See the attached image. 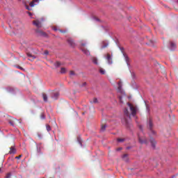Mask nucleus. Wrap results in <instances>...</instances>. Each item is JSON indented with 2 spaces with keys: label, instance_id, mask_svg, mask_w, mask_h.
I'll return each instance as SVG.
<instances>
[{
  "label": "nucleus",
  "instance_id": "f257e3e1",
  "mask_svg": "<svg viewBox=\"0 0 178 178\" xmlns=\"http://www.w3.org/2000/svg\"><path fill=\"white\" fill-rule=\"evenodd\" d=\"M128 106L129 107L130 109V112L132 115V116H136V115H137V106L130 104V103H127Z\"/></svg>",
  "mask_w": 178,
  "mask_h": 178
},
{
  "label": "nucleus",
  "instance_id": "f03ea898",
  "mask_svg": "<svg viewBox=\"0 0 178 178\" xmlns=\"http://www.w3.org/2000/svg\"><path fill=\"white\" fill-rule=\"evenodd\" d=\"M80 44H81V48L82 51L83 52V54H85V55H90V51L87 50V49H86V45H87V42H83V40L80 41Z\"/></svg>",
  "mask_w": 178,
  "mask_h": 178
},
{
  "label": "nucleus",
  "instance_id": "7ed1b4c3",
  "mask_svg": "<svg viewBox=\"0 0 178 178\" xmlns=\"http://www.w3.org/2000/svg\"><path fill=\"white\" fill-rule=\"evenodd\" d=\"M104 56H105L108 65H112V63H113L112 61V56L109 54H107Z\"/></svg>",
  "mask_w": 178,
  "mask_h": 178
},
{
  "label": "nucleus",
  "instance_id": "20e7f679",
  "mask_svg": "<svg viewBox=\"0 0 178 178\" xmlns=\"http://www.w3.org/2000/svg\"><path fill=\"white\" fill-rule=\"evenodd\" d=\"M153 126H154V124H152V120L149 119V122H148V127H149L151 133H152V134H155V131H154V130H152Z\"/></svg>",
  "mask_w": 178,
  "mask_h": 178
},
{
  "label": "nucleus",
  "instance_id": "39448f33",
  "mask_svg": "<svg viewBox=\"0 0 178 178\" xmlns=\"http://www.w3.org/2000/svg\"><path fill=\"white\" fill-rule=\"evenodd\" d=\"M33 24H34V26H36L38 27V29H41V27H42V24H41V22H40L38 20H34Z\"/></svg>",
  "mask_w": 178,
  "mask_h": 178
},
{
  "label": "nucleus",
  "instance_id": "423d86ee",
  "mask_svg": "<svg viewBox=\"0 0 178 178\" xmlns=\"http://www.w3.org/2000/svg\"><path fill=\"white\" fill-rule=\"evenodd\" d=\"M67 42H68V44H70V45L71 47H76V44L74 43V40H73V39H72L71 38H69L67 39Z\"/></svg>",
  "mask_w": 178,
  "mask_h": 178
},
{
  "label": "nucleus",
  "instance_id": "0eeeda50",
  "mask_svg": "<svg viewBox=\"0 0 178 178\" xmlns=\"http://www.w3.org/2000/svg\"><path fill=\"white\" fill-rule=\"evenodd\" d=\"M138 140H139V143H140V144H147L148 142L147 141V139H142L141 137H140V135H138Z\"/></svg>",
  "mask_w": 178,
  "mask_h": 178
},
{
  "label": "nucleus",
  "instance_id": "6e6552de",
  "mask_svg": "<svg viewBox=\"0 0 178 178\" xmlns=\"http://www.w3.org/2000/svg\"><path fill=\"white\" fill-rule=\"evenodd\" d=\"M150 143L152 144V147L155 148L156 145V141H155V139H154L153 138H150Z\"/></svg>",
  "mask_w": 178,
  "mask_h": 178
},
{
  "label": "nucleus",
  "instance_id": "1a4fd4ad",
  "mask_svg": "<svg viewBox=\"0 0 178 178\" xmlns=\"http://www.w3.org/2000/svg\"><path fill=\"white\" fill-rule=\"evenodd\" d=\"M35 33H37L38 34H39L40 35H47V33H45L44 31H40V29H36L35 30Z\"/></svg>",
  "mask_w": 178,
  "mask_h": 178
},
{
  "label": "nucleus",
  "instance_id": "9d476101",
  "mask_svg": "<svg viewBox=\"0 0 178 178\" xmlns=\"http://www.w3.org/2000/svg\"><path fill=\"white\" fill-rule=\"evenodd\" d=\"M40 0H33L30 3L29 6L31 8H33V6H35V3H38Z\"/></svg>",
  "mask_w": 178,
  "mask_h": 178
},
{
  "label": "nucleus",
  "instance_id": "9b49d317",
  "mask_svg": "<svg viewBox=\"0 0 178 178\" xmlns=\"http://www.w3.org/2000/svg\"><path fill=\"white\" fill-rule=\"evenodd\" d=\"M108 45H109V43H108V42L103 41L102 42V49H104V48H106L108 47Z\"/></svg>",
  "mask_w": 178,
  "mask_h": 178
},
{
  "label": "nucleus",
  "instance_id": "f8f14e48",
  "mask_svg": "<svg viewBox=\"0 0 178 178\" xmlns=\"http://www.w3.org/2000/svg\"><path fill=\"white\" fill-rule=\"evenodd\" d=\"M124 115L130 119V113H129V110L127 108L124 109Z\"/></svg>",
  "mask_w": 178,
  "mask_h": 178
},
{
  "label": "nucleus",
  "instance_id": "ddd939ff",
  "mask_svg": "<svg viewBox=\"0 0 178 178\" xmlns=\"http://www.w3.org/2000/svg\"><path fill=\"white\" fill-rule=\"evenodd\" d=\"M42 98L44 102H48V96L45 93H42Z\"/></svg>",
  "mask_w": 178,
  "mask_h": 178
},
{
  "label": "nucleus",
  "instance_id": "4468645a",
  "mask_svg": "<svg viewBox=\"0 0 178 178\" xmlns=\"http://www.w3.org/2000/svg\"><path fill=\"white\" fill-rule=\"evenodd\" d=\"M58 97H59V92H56L54 93L52 98H53V99H58Z\"/></svg>",
  "mask_w": 178,
  "mask_h": 178
},
{
  "label": "nucleus",
  "instance_id": "2eb2a0df",
  "mask_svg": "<svg viewBox=\"0 0 178 178\" xmlns=\"http://www.w3.org/2000/svg\"><path fill=\"white\" fill-rule=\"evenodd\" d=\"M10 154H16V149L15 148V147L12 146L10 147V150L9 152Z\"/></svg>",
  "mask_w": 178,
  "mask_h": 178
},
{
  "label": "nucleus",
  "instance_id": "dca6fc26",
  "mask_svg": "<svg viewBox=\"0 0 178 178\" xmlns=\"http://www.w3.org/2000/svg\"><path fill=\"white\" fill-rule=\"evenodd\" d=\"M22 3L24 4L26 9H27V10H31V9H30V7L27 5V2H26V1L23 0Z\"/></svg>",
  "mask_w": 178,
  "mask_h": 178
},
{
  "label": "nucleus",
  "instance_id": "f3484780",
  "mask_svg": "<svg viewBox=\"0 0 178 178\" xmlns=\"http://www.w3.org/2000/svg\"><path fill=\"white\" fill-rule=\"evenodd\" d=\"M170 48L171 49H175L176 48V43L173 42H170Z\"/></svg>",
  "mask_w": 178,
  "mask_h": 178
},
{
  "label": "nucleus",
  "instance_id": "a211bd4d",
  "mask_svg": "<svg viewBox=\"0 0 178 178\" xmlns=\"http://www.w3.org/2000/svg\"><path fill=\"white\" fill-rule=\"evenodd\" d=\"M92 61L93 63H95V65H98V59L95 57H93L92 58Z\"/></svg>",
  "mask_w": 178,
  "mask_h": 178
},
{
  "label": "nucleus",
  "instance_id": "6ab92c4d",
  "mask_svg": "<svg viewBox=\"0 0 178 178\" xmlns=\"http://www.w3.org/2000/svg\"><path fill=\"white\" fill-rule=\"evenodd\" d=\"M106 130V125L105 124H102L101 131H105Z\"/></svg>",
  "mask_w": 178,
  "mask_h": 178
},
{
  "label": "nucleus",
  "instance_id": "aec40b11",
  "mask_svg": "<svg viewBox=\"0 0 178 178\" xmlns=\"http://www.w3.org/2000/svg\"><path fill=\"white\" fill-rule=\"evenodd\" d=\"M122 123H124V124L126 126H127V124H129V122L127 121V118H124L122 120Z\"/></svg>",
  "mask_w": 178,
  "mask_h": 178
},
{
  "label": "nucleus",
  "instance_id": "412c9836",
  "mask_svg": "<svg viewBox=\"0 0 178 178\" xmlns=\"http://www.w3.org/2000/svg\"><path fill=\"white\" fill-rule=\"evenodd\" d=\"M99 72L101 74H105V70L104 68H100Z\"/></svg>",
  "mask_w": 178,
  "mask_h": 178
},
{
  "label": "nucleus",
  "instance_id": "4be33fe9",
  "mask_svg": "<svg viewBox=\"0 0 178 178\" xmlns=\"http://www.w3.org/2000/svg\"><path fill=\"white\" fill-rule=\"evenodd\" d=\"M54 65L56 66V67H59V66H60V62L57 61L54 63Z\"/></svg>",
  "mask_w": 178,
  "mask_h": 178
},
{
  "label": "nucleus",
  "instance_id": "5701e85b",
  "mask_svg": "<svg viewBox=\"0 0 178 178\" xmlns=\"http://www.w3.org/2000/svg\"><path fill=\"white\" fill-rule=\"evenodd\" d=\"M92 104H98V99L94 98L92 102H90Z\"/></svg>",
  "mask_w": 178,
  "mask_h": 178
},
{
  "label": "nucleus",
  "instance_id": "b1692460",
  "mask_svg": "<svg viewBox=\"0 0 178 178\" xmlns=\"http://www.w3.org/2000/svg\"><path fill=\"white\" fill-rule=\"evenodd\" d=\"M60 73H62V74L66 73V68L62 67L61 70H60Z\"/></svg>",
  "mask_w": 178,
  "mask_h": 178
},
{
  "label": "nucleus",
  "instance_id": "393cba45",
  "mask_svg": "<svg viewBox=\"0 0 178 178\" xmlns=\"http://www.w3.org/2000/svg\"><path fill=\"white\" fill-rule=\"evenodd\" d=\"M117 141L118 143H123V141H124V138H118Z\"/></svg>",
  "mask_w": 178,
  "mask_h": 178
},
{
  "label": "nucleus",
  "instance_id": "a878e982",
  "mask_svg": "<svg viewBox=\"0 0 178 178\" xmlns=\"http://www.w3.org/2000/svg\"><path fill=\"white\" fill-rule=\"evenodd\" d=\"M46 129L47 131H51V126H49V124L46 125Z\"/></svg>",
  "mask_w": 178,
  "mask_h": 178
},
{
  "label": "nucleus",
  "instance_id": "bb28decb",
  "mask_svg": "<svg viewBox=\"0 0 178 178\" xmlns=\"http://www.w3.org/2000/svg\"><path fill=\"white\" fill-rule=\"evenodd\" d=\"M9 123L10 124L11 126H15V122L13 120H10Z\"/></svg>",
  "mask_w": 178,
  "mask_h": 178
},
{
  "label": "nucleus",
  "instance_id": "cd10ccee",
  "mask_svg": "<svg viewBox=\"0 0 178 178\" xmlns=\"http://www.w3.org/2000/svg\"><path fill=\"white\" fill-rule=\"evenodd\" d=\"M40 118L42 119V120L45 119V115H44V113H42L40 115Z\"/></svg>",
  "mask_w": 178,
  "mask_h": 178
},
{
  "label": "nucleus",
  "instance_id": "c85d7f7f",
  "mask_svg": "<svg viewBox=\"0 0 178 178\" xmlns=\"http://www.w3.org/2000/svg\"><path fill=\"white\" fill-rule=\"evenodd\" d=\"M58 31H60V33H63V34L67 33V31H62V30H60V29H58Z\"/></svg>",
  "mask_w": 178,
  "mask_h": 178
},
{
  "label": "nucleus",
  "instance_id": "c756f323",
  "mask_svg": "<svg viewBox=\"0 0 178 178\" xmlns=\"http://www.w3.org/2000/svg\"><path fill=\"white\" fill-rule=\"evenodd\" d=\"M126 158H127V154H124L122 156V159H124V161H127V160H126Z\"/></svg>",
  "mask_w": 178,
  "mask_h": 178
},
{
  "label": "nucleus",
  "instance_id": "7c9ffc66",
  "mask_svg": "<svg viewBox=\"0 0 178 178\" xmlns=\"http://www.w3.org/2000/svg\"><path fill=\"white\" fill-rule=\"evenodd\" d=\"M70 76H74V74H76L74 72V71H70Z\"/></svg>",
  "mask_w": 178,
  "mask_h": 178
},
{
  "label": "nucleus",
  "instance_id": "2f4dec72",
  "mask_svg": "<svg viewBox=\"0 0 178 178\" xmlns=\"http://www.w3.org/2000/svg\"><path fill=\"white\" fill-rule=\"evenodd\" d=\"M10 176H11L10 173H8V174L6 175L5 178H10Z\"/></svg>",
  "mask_w": 178,
  "mask_h": 178
},
{
  "label": "nucleus",
  "instance_id": "473e14b6",
  "mask_svg": "<svg viewBox=\"0 0 178 178\" xmlns=\"http://www.w3.org/2000/svg\"><path fill=\"white\" fill-rule=\"evenodd\" d=\"M49 54V51L48 50H45L44 52V55H48Z\"/></svg>",
  "mask_w": 178,
  "mask_h": 178
},
{
  "label": "nucleus",
  "instance_id": "72a5a7b5",
  "mask_svg": "<svg viewBox=\"0 0 178 178\" xmlns=\"http://www.w3.org/2000/svg\"><path fill=\"white\" fill-rule=\"evenodd\" d=\"M85 86H87V83L86 82H83L82 83V85L81 86V87H85Z\"/></svg>",
  "mask_w": 178,
  "mask_h": 178
},
{
  "label": "nucleus",
  "instance_id": "f704fd0d",
  "mask_svg": "<svg viewBox=\"0 0 178 178\" xmlns=\"http://www.w3.org/2000/svg\"><path fill=\"white\" fill-rule=\"evenodd\" d=\"M27 56H29L30 58H33V54L30 53H27Z\"/></svg>",
  "mask_w": 178,
  "mask_h": 178
},
{
  "label": "nucleus",
  "instance_id": "c9c22d12",
  "mask_svg": "<svg viewBox=\"0 0 178 178\" xmlns=\"http://www.w3.org/2000/svg\"><path fill=\"white\" fill-rule=\"evenodd\" d=\"M20 158H22V155H19L18 156L15 157V159H20Z\"/></svg>",
  "mask_w": 178,
  "mask_h": 178
},
{
  "label": "nucleus",
  "instance_id": "e433bc0d",
  "mask_svg": "<svg viewBox=\"0 0 178 178\" xmlns=\"http://www.w3.org/2000/svg\"><path fill=\"white\" fill-rule=\"evenodd\" d=\"M27 13H28V15H29V16H32V15H33V14H32L31 13H30V12H27Z\"/></svg>",
  "mask_w": 178,
  "mask_h": 178
},
{
  "label": "nucleus",
  "instance_id": "4c0bfd02",
  "mask_svg": "<svg viewBox=\"0 0 178 178\" xmlns=\"http://www.w3.org/2000/svg\"><path fill=\"white\" fill-rule=\"evenodd\" d=\"M125 60H126V62H128V60H129V57L125 56Z\"/></svg>",
  "mask_w": 178,
  "mask_h": 178
},
{
  "label": "nucleus",
  "instance_id": "58836bf2",
  "mask_svg": "<svg viewBox=\"0 0 178 178\" xmlns=\"http://www.w3.org/2000/svg\"><path fill=\"white\" fill-rule=\"evenodd\" d=\"M119 98H120V102L122 103L123 101L122 100V97L120 96Z\"/></svg>",
  "mask_w": 178,
  "mask_h": 178
},
{
  "label": "nucleus",
  "instance_id": "ea45409f",
  "mask_svg": "<svg viewBox=\"0 0 178 178\" xmlns=\"http://www.w3.org/2000/svg\"><path fill=\"white\" fill-rule=\"evenodd\" d=\"M121 149H122V147H119L117 149V151H121Z\"/></svg>",
  "mask_w": 178,
  "mask_h": 178
},
{
  "label": "nucleus",
  "instance_id": "a19ab883",
  "mask_svg": "<svg viewBox=\"0 0 178 178\" xmlns=\"http://www.w3.org/2000/svg\"><path fill=\"white\" fill-rule=\"evenodd\" d=\"M95 19L96 20V22H99V19L98 18H95Z\"/></svg>",
  "mask_w": 178,
  "mask_h": 178
},
{
  "label": "nucleus",
  "instance_id": "79ce46f5",
  "mask_svg": "<svg viewBox=\"0 0 178 178\" xmlns=\"http://www.w3.org/2000/svg\"><path fill=\"white\" fill-rule=\"evenodd\" d=\"M54 31H56L58 29L56 28H54Z\"/></svg>",
  "mask_w": 178,
  "mask_h": 178
},
{
  "label": "nucleus",
  "instance_id": "37998d69",
  "mask_svg": "<svg viewBox=\"0 0 178 178\" xmlns=\"http://www.w3.org/2000/svg\"><path fill=\"white\" fill-rule=\"evenodd\" d=\"M18 68L19 69H23L22 67H20V66H18Z\"/></svg>",
  "mask_w": 178,
  "mask_h": 178
},
{
  "label": "nucleus",
  "instance_id": "c03bdc74",
  "mask_svg": "<svg viewBox=\"0 0 178 178\" xmlns=\"http://www.w3.org/2000/svg\"><path fill=\"white\" fill-rule=\"evenodd\" d=\"M79 144H80V145H81V142H80V141H79Z\"/></svg>",
  "mask_w": 178,
  "mask_h": 178
},
{
  "label": "nucleus",
  "instance_id": "a18cd8bd",
  "mask_svg": "<svg viewBox=\"0 0 178 178\" xmlns=\"http://www.w3.org/2000/svg\"><path fill=\"white\" fill-rule=\"evenodd\" d=\"M177 2L178 3V0H177Z\"/></svg>",
  "mask_w": 178,
  "mask_h": 178
},
{
  "label": "nucleus",
  "instance_id": "49530a36",
  "mask_svg": "<svg viewBox=\"0 0 178 178\" xmlns=\"http://www.w3.org/2000/svg\"><path fill=\"white\" fill-rule=\"evenodd\" d=\"M140 130H141V127H140Z\"/></svg>",
  "mask_w": 178,
  "mask_h": 178
},
{
  "label": "nucleus",
  "instance_id": "de8ad7c7",
  "mask_svg": "<svg viewBox=\"0 0 178 178\" xmlns=\"http://www.w3.org/2000/svg\"><path fill=\"white\" fill-rule=\"evenodd\" d=\"M0 171H1V168H0Z\"/></svg>",
  "mask_w": 178,
  "mask_h": 178
}]
</instances>
